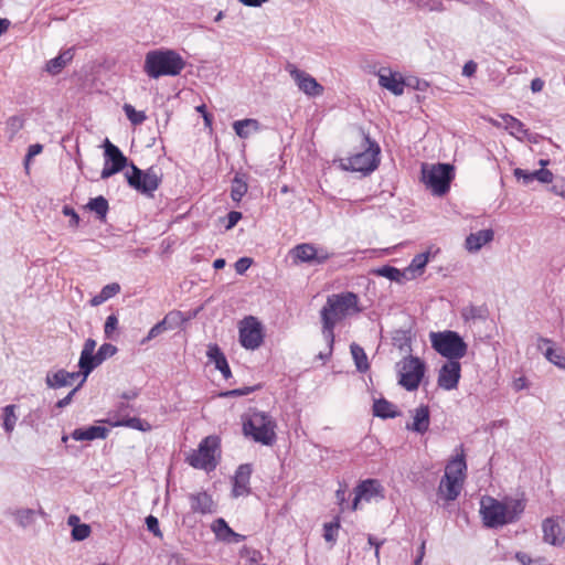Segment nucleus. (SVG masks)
Wrapping results in <instances>:
<instances>
[{
    "label": "nucleus",
    "instance_id": "f257e3e1",
    "mask_svg": "<svg viewBox=\"0 0 565 565\" xmlns=\"http://www.w3.org/2000/svg\"><path fill=\"white\" fill-rule=\"evenodd\" d=\"M359 298L353 292H343L328 297L326 305L321 309L322 335L330 348L334 343L333 329L338 321L343 318L358 313L361 309L358 306Z\"/></svg>",
    "mask_w": 565,
    "mask_h": 565
},
{
    "label": "nucleus",
    "instance_id": "f03ea898",
    "mask_svg": "<svg viewBox=\"0 0 565 565\" xmlns=\"http://www.w3.org/2000/svg\"><path fill=\"white\" fill-rule=\"evenodd\" d=\"M185 67L183 57L173 50L149 51L145 57L143 71L150 78L177 76Z\"/></svg>",
    "mask_w": 565,
    "mask_h": 565
},
{
    "label": "nucleus",
    "instance_id": "7ed1b4c3",
    "mask_svg": "<svg viewBox=\"0 0 565 565\" xmlns=\"http://www.w3.org/2000/svg\"><path fill=\"white\" fill-rule=\"evenodd\" d=\"M275 429V420L265 412L254 409L243 418V433L255 443L271 446L276 440Z\"/></svg>",
    "mask_w": 565,
    "mask_h": 565
},
{
    "label": "nucleus",
    "instance_id": "20e7f679",
    "mask_svg": "<svg viewBox=\"0 0 565 565\" xmlns=\"http://www.w3.org/2000/svg\"><path fill=\"white\" fill-rule=\"evenodd\" d=\"M433 349L449 360H459L467 354L468 345L455 331L430 332Z\"/></svg>",
    "mask_w": 565,
    "mask_h": 565
},
{
    "label": "nucleus",
    "instance_id": "39448f33",
    "mask_svg": "<svg viewBox=\"0 0 565 565\" xmlns=\"http://www.w3.org/2000/svg\"><path fill=\"white\" fill-rule=\"evenodd\" d=\"M454 179V167L449 163L423 164L422 180L436 195H444L449 191Z\"/></svg>",
    "mask_w": 565,
    "mask_h": 565
},
{
    "label": "nucleus",
    "instance_id": "423d86ee",
    "mask_svg": "<svg viewBox=\"0 0 565 565\" xmlns=\"http://www.w3.org/2000/svg\"><path fill=\"white\" fill-rule=\"evenodd\" d=\"M365 149L348 158L347 163H343L345 170L362 172L363 174L374 171L380 162V147L375 141H372L369 136H364Z\"/></svg>",
    "mask_w": 565,
    "mask_h": 565
},
{
    "label": "nucleus",
    "instance_id": "0eeeda50",
    "mask_svg": "<svg viewBox=\"0 0 565 565\" xmlns=\"http://www.w3.org/2000/svg\"><path fill=\"white\" fill-rule=\"evenodd\" d=\"M128 184L138 192L153 196V192L159 188L162 174L159 169L150 167L141 170L131 163V173H126Z\"/></svg>",
    "mask_w": 565,
    "mask_h": 565
},
{
    "label": "nucleus",
    "instance_id": "6e6552de",
    "mask_svg": "<svg viewBox=\"0 0 565 565\" xmlns=\"http://www.w3.org/2000/svg\"><path fill=\"white\" fill-rule=\"evenodd\" d=\"M398 384L407 391H415L425 374V364L419 358L407 356L396 364Z\"/></svg>",
    "mask_w": 565,
    "mask_h": 565
},
{
    "label": "nucleus",
    "instance_id": "1a4fd4ad",
    "mask_svg": "<svg viewBox=\"0 0 565 565\" xmlns=\"http://www.w3.org/2000/svg\"><path fill=\"white\" fill-rule=\"evenodd\" d=\"M218 445L217 437L207 436L200 443L199 448L188 457V462L190 466L198 469H204L206 471L213 470L217 465L215 455Z\"/></svg>",
    "mask_w": 565,
    "mask_h": 565
},
{
    "label": "nucleus",
    "instance_id": "9d476101",
    "mask_svg": "<svg viewBox=\"0 0 565 565\" xmlns=\"http://www.w3.org/2000/svg\"><path fill=\"white\" fill-rule=\"evenodd\" d=\"M354 498L349 507L351 511L362 509L364 502H379L384 499V488L376 479L361 481L353 490Z\"/></svg>",
    "mask_w": 565,
    "mask_h": 565
},
{
    "label": "nucleus",
    "instance_id": "9b49d317",
    "mask_svg": "<svg viewBox=\"0 0 565 565\" xmlns=\"http://www.w3.org/2000/svg\"><path fill=\"white\" fill-rule=\"evenodd\" d=\"M105 148V164L100 173L102 179H108L111 175L121 171L128 162L121 150L113 145L108 139L104 142Z\"/></svg>",
    "mask_w": 565,
    "mask_h": 565
},
{
    "label": "nucleus",
    "instance_id": "f8f14e48",
    "mask_svg": "<svg viewBox=\"0 0 565 565\" xmlns=\"http://www.w3.org/2000/svg\"><path fill=\"white\" fill-rule=\"evenodd\" d=\"M239 342L248 350L257 349L263 342L262 326L254 317H246L239 324Z\"/></svg>",
    "mask_w": 565,
    "mask_h": 565
},
{
    "label": "nucleus",
    "instance_id": "ddd939ff",
    "mask_svg": "<svg viewBox=\"0 0 565 565\" xmlns=\"http://www.w3.org/2000/svg\"><path fill=\"white\" fill-rule=\"evenodd\" d=\"M295 264L306 263L310 265L323 264L329 257V253L322 248H317L313 244L302 243L290 250Z\"/></svg>",
    "mask_w": 565,
    "mask_h": 565
},
{
    "label": "nucleus",
    "instance_id": "4468645a",
    "mask_svg": "<svg viewBox=\"0 0 565 565\" xmlns=\"http://www.w3.org/2000/svg\"><path fill=\"white\" fill-rule=\"evenodd\" d=\"M502 507L499 500L486 495L480 500V513L484 525L488 527H498L507 525L502 514Z\"/></svg>",
    "mask_w": 565,
    "mask_h": 565
},
{
    "label": "nucleus",
    "instance_id": "2eb2a0df",
    "mask_svg": "<svg viewBox=\"0 0 565 565\" xmlns=\"http://www.w3.org/2000/svg\"><path fill=\"white\" fill-rule=\"evenodd\" d=\"M287 71L289 72L291 78L296 82L298 88L306 95L311 97L322 95L323 86L320 85L310 74L297 68L295 65H288Z\"/></svg>",
    "mask_w": 565,
    "mask_h": 565
},
{
    "label": "nucleus",
    "instance_id": "dca6fc26",
    "mask_svg": "<svg viewBox=\"0 0 565 565\" xmlns=\"http://www.w3.org/2000/svg\"><path fill=\"white\" fill-rule=\"evenodd\" d=\"M461 375V364L459 360H449L443 364L439 370L437 383L446 391L457 388Z\"/></svg>",
    "mask_w": 565,
    "mask_h": 565
},
{
    "label": "nucleus",
    "instance_id": "f3484780",
    "mask_svg": "<svg viewBox=\"0 0 565 565\" xmlns=\"http://www.w3.org/2000/svg\"><path fill=\"white\" fill-rule=\"evenodd\" d=\"M501 502L503 519L508 524H512L519 521L525 510L526 500L523 495L521 497H504Z\"/></svg>",
    "mask_w": 565,
    "mask_h": 565
},
{
    "label": "nucleus",
    "instance_id": "a211bd4d",
    "mask_svg": "<svg viewBox=\"0 0 565 565\" xmlns=\"http://www.w3.org/2000/svg\"><path fill=\"white\" fill-rule=\"evenodd\" d=\"M501 122H497L498 127H504L512 136L520 140H527L530 142H536V135L529 131L525 125L516 119L515 117L504 114L500 116Z\"/></svg>",
    "mask_w": 565,
    "mask_h": 565
},
{
    "label": "nucleus",
    "instance_id": "6ab92c4d",
    "mask_svg": "<svg viewBox=\"0 0 565 565\" xmlns=\"http://www.w3.org/2000/svg\"><path fill=\"white\" fill-rule=\"evenodd\" d=\"M377 76L381 87L390 90L395 96H399L404 93L406 84L399 73L393 72L391 68L382 67L380 68Z\"/></svg>",
    "mask_w": 565,
    "mask_h": 565
},
{
    "label": "nucleus",
    "instance_id": "aec40b11",
    "mask_svg": "<svg viewBox=\"0 0 565 565\" xmlns=\"http://www.w3.org/2000/svg\"><path fill=\"white\" fill-rule=\"evenodd\" d=\"M252 475L250 465H241L233 479V497H242L249 493V479Z\"/></svg>",
    "mask_w": 565,
    "mask_h": 565
},
{
    "label": "nucleus",
    "instance_id": "412c9836",
    "mask_svg": "<svg viewBox=\"0 0 565 565\" xmlns=\"http://www.w3.org/2000/svg\"><path fill=\"white\" fill-rule=\"evenodd\" d=\"M494 238V232L491 228L480 230L470 233L465 241V247L469 253L479 252L484 245L491 243Z\"/></svg>",
    "mask_w": 565,
    "mask_h": 565
},
{
    "label": "nucleus",
    "instance_id": "4be33fe9",
    "mask_svg": "<svg viewBox=\"0 0 565 565\" xmlns=\"http://www.w3.org/2000/svg\"><path fill=\"white\" fill-rule=\"evenodd\" d=\"M412 416H413V423L407 424L406 428L408 430H412V431H415L418 434L426 433L429 428V423H430V415H429L428 406L420 405L419 407L414 409Z\"/></svg>",
    "mask_w": 565,
    "mask_h": 565
},
{
    "label": "nucleus",
    "instance_id": "5701e85b",
    "mask_svg": "<svg viewBox=\"0 0 565 565\" xmlns=\"http://www.w3.org/2000/svg\"><path fill=\"white\" fill-rule=\"evenodd\" d=\"M107 423L114 427L126 426L140 431H148L151 429V425L148 422L142 420L138 417H120L119 412L114 415H110L109 418L107 419Z\"/></svg>",
    "mask_w": 565,
    "mask_h": 565
},
{
    "label": "nucleus",
    "instance_id": "b1692460",
    "mask_svg": "<svg viewBox=\"0 0 565 565\" xmlns=\"http://www.w3.org/2000/svg\"><path fill=\"white\" fill-rule=\"evenodd\" d=\"M206 355L209 361L215 364V367L222 373L224 379L231 377V369L224 353L217 344H209Z\"/></svg>",
    "mask_w": 565,
    "mask_h": 565
},
{
    "label": "nucleus",
    "instance_id": "393cba45",
    "mask_svg": "<svg viewBox=\"0 0 565 565\" xmlns=\"http://www.w3.org/2000/svg\"><path fill=\"white\" fill-rule=\"evenodd\" d=\"M78 376V372H67L65 370H58L55 373H49L45 377V383L50 388H60L71 385L72 381H74Z\"/></svg>",
    "mask_w": 565,
    "mask_h": 565
},
{
    "label": "nucleus",
    "instance_id": "a878e982",
    "mask_svg": "<svg viewBox=\"0 0 565 565\" xmlns=\"http://www.w3.org/2000/svg\"><path fill=\"white\" fill-rule=\"evenodd\" d=\"M108 435V429L104 426H88L76 428L72 433V438L78 441L104 439Z\"/></svg>",
    "mask_w": 565,
    "mask_h": 565
},
{
    "label": "nucleus",
    "instance_id": "bb28decb",
    "mask_svg": "<svg viewBox=\"0 0 565 565\" xmlns=\"http://www.w3.org/2000/svg\"><path fill=\"white\" fill-rule=\"evenodd\" d=\"M466 469L467 465L465 461V455L461 451L460 455H457L452 460L448 462L444 477L463 482Z\"/></svg>",
    "mask_w": 565,
    "mask_h": 565
},
{
    "label": "nucleus",
    "instance_id": "cd10ccee",
    "mask_svg": "<svg viewBox=\"0 0 565 565\" xmlns=\"http://www.w3.org/2000/svg\"><path fill=\"white\" fill-rule=\"evenodd\" d=\"M191 509L200 513H212L215 510L214 502L206 492H198L190 495Z\"/></svg>",
    "mask_w": 565,
    "mask_h": 565
},
{
    "label": "nucleus",
    "instance_id": "c85d7f7f",
    "mask_svg": "<svg viewBox=\"0 0 565 565\" xmlns=\"http://www.w3.org/2000/svg\"><path fill=\"white\" fill-rule=\"evenodd\" d=\"M462 488V482L455 480V479H448L447 477H443L439 483V493L440 495L448 500L452 501L457 499Z\"/></svg>",
    "mask_w": 565,
    "mask_h": 565
},
{
    "label": "nucleus",
    "instance_id": "c756f323",
    "mask_svg": "<svg viewBox=\"0 0 565 565\" xmlns=\"http://www.w3.org/2000/svg\"><path fill=\"white\" fill-rule=\"evenodd\" d=\"M431 256V252L427 250L420 254H417L411 262V264L405 268V271L407 273V276H409V279L415 278L416 276H419L424 273V269L426 265L429 262V258Z\"/></svg>",
    "mask_w": 565,
    "mask_h": 565
},
{
    "label": "nucleus",
    "instance_id": "7c9ffc66",
    "mask_svg": "<svg viewBox=\"0 0 565 565\" xmlns=\"http://www.w3.org/2000/svg\"><path fill=\"white\" fill-rule=\"evenodd\" d=\"M97 356L94 353H88V351H82L79 361H78V367H79V375H83V379L79 383V385H83L86 381L87 376L90 374V372L99 365L96 361Z\"/></svg>",
    "mask_w": 565,
    "mask_h": 565
},
{
    "label": "nucleus",
    "instance_id": "2f4dec72",
    "mask_svg": "<svg viewBox=\"0 0 565 565\" xmlns=\"http://www.w3.org/2000/svg\"><path fill=\"white\" fill-rule=\"evenodd\" d=\"M73 56L72 49L63 51L60 55L47 62L46 71L53 75L58 74L73 60Z\"/></svg>",
    "mask_w": 565,
    "mask_h": 565
},
{
    "label": "nucleus",
    "instance_id": "473e14b6",
    "mask_svg": "<svg viewBox=\"0 0 565 565\" xmlns=\"http://www.w3.org/2000/svg\"><path fill=\"white\" fill-rule=\"evenodd\" d=\"M233 129L238 137L246 139L253 131H258L260 129V125L258 120L248 118L236 120L233 124Z\"/></svg>",
    "mask_w": 565,
    "mask_h": 565
},
{
    "label": "nucleus",
    "instance_id": "72a5a7b5",
    "mask_svg": "<svg viewBox=\"0 0 565 565\" xmlns=\"http://www.w3.org/2000/svg\"><path fill=\"white\" fill-rule=\"evenodd\" d=\"M373 414L381 418H394L398 415V412L393 403L380 398L373 404Z\"/></svg>",
    "mask_w": 565,
    "mask_h": 565
},
{
    "label": "nucleus",
    "instance_id": "f704fd0d",
    "mask_svg": "<svg viewBox=\"0 0 565 565\" xmlns=\"http://www.w3.org/2000/svg\"><path fill=\"white\" fill-rule=\"evenodd\" d=\"M374 274L396 282H402L404 279H409V276H407L405 269L399 270L398 268L390 265H385L375 269Z\"/></svg>",
    "mask_w": 565,
    "mask_h": 565
},
{
    "label": "nucleus",
    "instance_id": "c9c22d12",
    "mask_svg": "<svg viewBox=\"0 0 565 565\" xmlns=\"http://www.w3.org/2000/svg\"><path fill=\"white\" fill-rule=\"evenodd\" d=\"M350 351L356 370L361 373L366 372L370 369V364L364 349L356 343H352L350 345Z\"/></svg>",
    "mask_w": 565,
    "mask_h": 565
},
{
    "label": "nucleus",
    "instance_id": "e433bc0d",
    "mask_svg": "<svg viewBox=\"0 0 565 565\" xmlns=\"http://www.w3.org/2000/svg\"><path fill=\"white\" fill-rule=\"evenodd\" d=\"M247 182L245 180V175L241 173H236L233 182H232V190H231V198L235 202H239L242 198L247 192Z\"/></svg>",
    "mask_w": 565,
    "mask_h": 565
},
{
    "label": "nucleus",
    "instance_id": "4c0bfd02",
    "mask_svg": "<svg viewBox=\"0 0 565 565\" xmlns=\"http://www.w3.org/2000/svg\"><path fill=\"white\" fill-rule=\"evenodd\" d=\"M86 207L89 211L95 212L97 215V218L100 221H104L106 218V215H107V212L109 209L108 201L102 195L90 199L89 202L87 203Z\"/></svg>",
    "mask_w": 565,
    "mask_h": 565
},
{
    "label": "nucleus",
    "instance_id": "58836bf2",
    "mask_svg": "<svg viewBox=\"0 0 565 565\" xmlns=\"http://www.w3.org/2000/svg\"><path fill=\"white\" fill-rule=\"evenodd\" d=\"M15 409L17 406L13 404L7 405L2 409V427L8 434H11L14 430L15 424L18 422Z\"/></svg>",
    "mask_w": 565,
    "mask_h": 565
},
{
    "label": "nucleus",
    "instance_id": "ea45409f",
    "mask_svg": "<svg viewBox=\"0 0 565 565\" xmlns=\"http://www.w3.org/2000/svg\"><path fill=\"white\" fill-rule=\"evenodd\" d=\"M14 518H15L18 526L29 527V526L33 525V520L35 518V511L31 510V509L18 510L14 513Z\"/></svg>",
    "mask_w": 565,
    "mask_h": 565
},
{
    "label": "nucleus",
    "instance_id": "a19ab883",
    "mask_svg": "<svg viewBox=\"0 0 565 565\" xmlns=\"http://www.w3.org/2000/svg\"><path fill=\"white\" fill-rule=\"evenodd\" d=\"M416 7L430 12H443L446 10L441 0H409Z\"/></svg>",
    "mask_w": 565,
    "mask_h": 565
},
{
    "label": "nucleus",
    "instance_id": "79ce46f5",
    "mask_svg": "<svg viewBox=\"0 0 565 565\" xmlns=\"http://www.w3.org/2000/svg\"><path fill=\"white\" fill-rule=\"evenodd\" d=\"M544 355L551 363L565 370V356L561 350L548 347L546 348Z\"/></svg>",
    "mask_w": 565,
    "mask_h": 565
},
{
    "label": "nucleus",
    "instance_id": "37998d69",
    "mask_svg": "<svg viewBox=\"0 0 565 565\" xmlns=\"http://www.w3.org/2000/svg\"><path fill=\"white\" fill-rule=\"evenodd\" d=\"M117 353V348L111 343H104L99 347L96 352V361L99 365L108 358L114 356Z\"/></svg>",
    "mask_w": 565,
    "mask_h": 565
},
{
    "label": "nucleus",
    "instance_id": "c03bdc74",
    "mask_svg": "<svg viewBox=\"0 0 565 565\" xmlns=\"http://www.w3.org/2000/svg\"><path fill=\"white\" fill-rule=\"evenodd\" d=\"M124 111L127 118L134 125H140L146 120V115L143 111H137L130 104L124 105Z\"/></svg>",
    "mask_w": 565,
    "mask_h": 565
},
{
    "label": "nucleus",
    "instance_id": "a18cd8bd",
    "mask_svg": "<svg viewBox=\"0 0 565 565\" xmlns=\"http://www.w3.org/2000/svg\"><path fill=\"white\" fill-rule=\"evenodd\" d=\"M24 121L19 116H12L7 120V132L9 138L13 139L14 136L23 128Z\"/></svg>",
    "mask_w": 565,
    "mask_h": 565
},
{
    "label": "nucleus",
    "instance_id": "49530a36",
    "mask_svg": "<svg viewBox=\"0 0 565 565\" xmlns=\"http://www.w3.org/2000/svg\"><path fill=\"white\" fill-rule=\"evenodd\" d=\"M183 320L184 319L182 312L171 311L163 318L162 322L166 327H168V330H172L180 327Z\"/></svg>",
    "mask_w": 565,
    "mask_h": 565
},
{
    "label": "nucleus",
    "instance_id": "de8ad7c7",
    "mask_svg": "<svg viewBox=\"0 0 565 565\" xmlns=\"http://www.w3.org/2000/svg\"><path fill=\"white\" fill-rule=\"evenodd\" d=\"M215 539L225 543H239L244 541L245 535L239 532H214Z\"/></svg>",
    "mask_w": 565,
    "mask_h": 565
},
{
    "label": "nucleus",
    "instance_id": "09e8293b",
    "mask_svg": "<svg viewBox=\"0 0 565 565\" xmlns=\"http://www.w3.org/2000/svg\"><path fill=\"white\" fill-rule=\"evenodd\" d=\"M543 541L554 546H561L565 542V532H544Z\"/></svg>",
    "mask_w": 565,
    "mask_h": 565
},
{
    "label": "nucleus",
    "instance_id": "8fccbe9b",
    "mask_svg": "<svg viewBox=\"0 0 565 565\" xmlns=\"http://www.w3.org/2000/svg\"><path fill=\"white\" fill-rule=\"evenodd\" d=\"M118 318L115 315H110L106 318L104 326V333L107 339L113 338V333L117 330Z\"/></svg>",
    "mask_w": 565,
    "mask_h": 565
},
{
    "label": "nucleus",
    "instance_id": "3c124183",
    "mask_svg": "<svg viewBox=\"0 0 565 565\" xmlns=\"http://www.w3.org/2000/svg\"><path fill=\"white\" fill-rule=\"evenodd\" d=\"M168 330V327L164 326L162 320L158 323H156L148 332V335L141 341V344H145L146 342L157 338L161 333Z\"/></svg>",
    "mask_w": 565,
    "mask_h": 565
},
{
    "label": "nucleus",
    "instance_id": "603ef678",
    "mask_svg": "<svg viewBox=\"0 0 565 565\" xmlns=\"http://www.w3.org/2000/svg\"><path fill=\"white\" fill-rule=\"evenodd\" d=\"M335 499L340 505L341 511L351 510L348 508L351 505V503H349L347 500V489L342 484H340V488L335 491Z\"/></svg>",
    "mask_w": 565,
    "mask_h": 565
},
{
    "label": "nucleus",
    "instance_id": "864d4df0",
    "mask_svg": "<svg viewBox=\"0 0 565 565\" xmlns=\"http://www.w3.org/2000/svg\"><path fill=\"white\" fill-rule=\"evenodd\" d=\"M42 150H43V146L40 143H34L29 147L28 153L24 159V168H25L26 172H29L31 159L33 157L40 154L42 152Z\"/></svg>",
    "mask_w": 565,
    "mask_h": 565
},
{
    "label": "nucleus",
    "instance_id": "5fc2aeb1",
    "mask_svg": "<svg viewBox=\"0 0 565 565\" xmlns=\"http://www.w3.org/2000/svg\"><path fill=\"white\" fill-rule=\"evenodd\" d=\"M120 291V286L117 282H111L104 286L100 290L102 296L107 301L111 297L116 296Z\"/></svg>",
    "mask_w": 565,
    "mask_h": 565
},
{
    "label": "nucleus",
    "instance_id": "6e6d98bb",
    "mask_svg": "<svg viewBox=\"0 0 565 565\" xmlns=\"http://www.w3.org/2000/svg\"><path fill=\"white\" fill-rule=\"evenodd\" d=\"M534 180H537L542 183H551L553 181V173L546 169H540L533 171Z\"/></svg>",
    "mask_w": 565,
    "mask_h": 565
},
{
    "label": "nucleus",
    "instance_id": "4d7b16f0",
    "mask_svg": "<svg viewBox=\"0 0 565 565\" xmlns=\"http://www.w3.org/2000/svg\"><path fill=\"white\" fill-rule=\"evenodd\" d=\"M514 177L518 180H521L524 184H530L534 181L533 172L525 171L523 169L516 168L514 170Z\"/></svg>",
    "mask_w": 565,
    "mask_h": 565
},
{
    "label": "nucleus",
    "instance_id": "13d9d810",
    "mask_svg": "<svg viewBox=\"0 0 565 565\" xmlns=\"http://www.w3.org/2000/svg\"><path fill=\"white\" fill-rule=\"evenodd\" d=\"M253 260L248 257H242L235 263V270L238 275H243L252 265Z\"/></svg>",
    "mask_w": 565,
    "mask_h": 565
},
{
    "label": "nucleus",
    "instance_id": "bf43d9fd",
    "mask_svg": "<svg viewBox=\"0 0 565 565\" xmlns=\"http://www.w3.org/2000/svg\"><path fill=\"white\" fill-rule=\"evenodd\" d=\"M67 524L72 527V530H90L88 524L81 523V520L77 515H70Z\"/></svg>",
    "mask_w": 565,
    "mask_h": 565
},
{
    "label": "nucleus",
    "instance_id": "052dcab7",
    "mask_svg": "<svg viewBox=\"0 0 565 565\" xmlns=\"http://www.w3.org/2000/svg\"><path fill=\"white\" fill-rule=\"evenodd\" d=\"M82 385H77L75 388H73L64 398L60 399L57 403H56V407L57 408H63V407H66L67 405H70L72 403V399H73V396L75 395V393L78 391V388L81 387Z\"/></svg>",
    "mask_w": 565,
    "mask_h": 565
},
{
    "label": "nucleus",
    "instance_id": "680f3d73",
    "mask_svg": "<svg viewBox=\"0 0 565 565\" xmlns=\"http://www.w3.org/2000/svg\"><path fill=\"white\" fill-rule=\"evenodd\" d=\"M63 213L64 215L66 216H70L71 217V221H70V225L71 226H77L78 223H79V216L78 214L74 211V209L70 207V206H64L63 207Z\"/></svg>",
    "mask_w": 565,
    "mask_h": 565
},
{
    "label": "nucleus",
    "instance_id": "e2e57ef3",
    "mask_svg": "<svg viewBox=\"0 0 565 565\" xmlns=\"http://www.w3.org/2000/svg\"><path fill=\"white\" fill-rule=\"evenodd\" d=\"M242 218V213L237 211H232L227 214V225L226 228L230 230L234 227L237 222Z\"/></svg>",
    "mask_w": 565,
    "mask_h": 565
},
{
    "label": "nucleus",
    "instance_id": "0e129e2a",
    "mask_svg": "<svg viewBox=\"0 0 565 565\" xmlns=\"http://www.w3.org/2000/svg\"><path fill=\"white\" fill-rule=\"evenodd\" d=\"M367 542L370 546L375 547V556L379 558L380 547L384 544L385 540H379L376 536L369 534Z\"/></svg>",
    "mask_w": 565,
    "mask_h": 565
},
{
    "label": "nucleus",
    "instance_id": "69168bd1",
    "mask_svg": "<svg viewBox=\"0 0 565 565\" xmlns=\"http://www.w3.org/2000/svg\"><path fill=\"white\" fill-rule=\"evenodd\" d=\"M555 194L565 199V179H558L552 186Z\"/></svg>",
    "mask_w": 565,
    "mask_h": 565
},
{
    "label": "nucleus",
    "instance_id": "338daca9",
    "mask_svg": "<svg viewBox=\"0 0 565 565\" xmlns=\"http://www.w3.org/2000/svg\"><path fill=\"white\" fill-rule=\"evenodd\" d=\"M477 71V63L468 61L462 67V75L471 77Z\"/></svg>",
    "mask_w": 565,
    "mask_h": 565
},
{
    "label": "nucleus",
    "instance_id": "774afa93",
    "mask_svg": "<svg viewBox=\"0 0 565 565\" xmlns=\"http://www.w3.org/2000/svg\"><path fill=\"white\" fill-rule=\"evenodd\" d=\"M463 317L466 319L481 318V309L476 308V307H469V308L465 309Z\"/></svg>",
    "mask_w": 565,
    "mask_h": 565
}]
</instances>
